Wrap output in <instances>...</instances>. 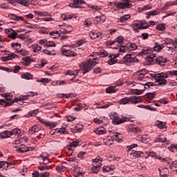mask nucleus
<instances>
[{"label": "nucleus", "mask_w": 177, "mask_h": 177, "mask_svg": "<svg viewBox=\"0 0 177 177\" xmlns=\"http://www.w3.org/2000/svg\"><path fill=\"white\" fill-rule=\"evenodd\" d=\"M97 60V58H94L93 59H88V60L86 62L82 63V66L80 68L81 70L83 72V74H86V73H88V71H91L96 64H97V62H96Z\"/></svg>", "instance_id": "nucleus-1"}, {"label": "nucleus", "mask_w": 177, "mask_h": 177, "mask_svg": "<svg viewBox=\"0 0 177 177\" xmlns=\"http://www.w3.org/2000/svg\"><path fill=\"white\" fill-rule=\"evenodd\" d=\"M102 161L103 158L97 156L95 159L93 160V167H91V171L94 174H97L100 170V167H102Z\"/></svg>", "instance_id": "nucleus-2"}, {"label": "nucleus", "mask_w": 177, "mask_h": 177, "mask_svg": "<svg viewBox=\"0 0 177 177\" xmlns=\"http://www.w3.org/2000/svg\"><path fill=\"white\" fill-rule=\"evenodd\" d=\"M122 63L126 66H130L131 63H139L136 57H132V55L127 54L122 59Z\"/></svg>", "instance_id": "nucleus-3"}, {"label": "nucleus", "mask_w": 177, "mask_h": 177, "mask_svg": "<svg viewBox=\"0 0 177 177\" xmlns=\"http://www.w3.org/2000/svg\"><path fill=\"white\" fill-rule=\"evenodd\" d=\"M66 47L68 48V46L64 45L61 48V53L62 56H66V57H74L77 56V53L73 50H71L69 48H64Z\"/></svg>", "instance_id": "nucleus-4"}, {"label": "nucleus", "mask_w": 177, "mask_h": 177, "mask_svg": "<svg viewBox=\"0 0 177 177\" xmlns=\"http://www.w3.org/2000/svg\"><path fill=\"white\" fill-rule=\"evenodd\" d=\"M86 2L84 0H73V1L69 3L70 8H81V5H85Z\"/></svg>", "instance_id": "nucleus-5"}, {"label": "nucleus", "mask_w": 177, "mask_h": 177, "mask_svg": "<svg viewBox=\"0 0 177 177\" xmlns=\"http://www.w3.org/2000/svg\"><path fill=\"white\" fill-rule=\"evenodd\" d=\"M114 5L116 8H119V9H129L132 8V4L126 2V3H114Z\"/></svg>", "instance_id": "nucleus-6"}, {"label": "nucleus", "mask_w": 177, "mask_h": 177, "mask_svg": "<svg viewBox=\"0 0 177 177\" xmlns=\"http://www.w3.org/2000/svg\"><path fill=\"white\" fill-rule=\"evenodd\" d=\"M129 97L130 103L132 104H138V103H142V102H143V100H142V97L140 96L133 95Z\"/></svg>", "instance_id": "nucleus-7"}, {"label": "nucleus", "mask_w": 177, "mask_h": 177, "mask_svg": "<svg viewBox=\"0 0 177 177\" xmlns=\"http://www.w3.org/2000/svg\"><path fill=\"white\" fill-rule=\"evenodd\" d=\"M140 85H143L145 89H156L157 87V85H156V84L151 82H142L140 83Z\"/></svg>", "instance_id": "nucleus-8"}, {"label": "nucleus", "mask_w": 177, "mask_h": 177, "mask_svg": "<svg viewBox=\"0 0 177 177\" xmlns=\"http://www.w3.org/2000/svg\"><path fill=\"white\" fill-rule=\"evenodd\" d=\"M149 53H153V48H144L141 52L138 54V56H146Z\"/></svg>", "instance_id": "nucleus-9"}, {"label": "nucleus", "mask_w": 177, "mask_h": 177, "mask_svg": "<svg viewBox=\"0 0 177 177\" xmlns=\"http://www.w3.org/2000/svg\"><path fill=\"white\" fill-rule=\"evenodd\" d=\"M164 78H168V74L164 73H158V74H156V78L155 80L156 82L162 81L165 80Z\"/></svg>", "instance_id": "nucleus-10"}, {"label": "nucleus", "mask_w": 177, "mask_h": 177, "mask_svg": "<svg viewBox=\"0 0 177 177\" xmlns=\"http://www.w3.org/2000/svg\"><path fill=\"white\" fill-rule=\"evenodd\" d=\"M17 56L16 54L15 53H11V54H8L7 56L5 57H1V60L2 62H8L9 60H12V59H15V57Z\"/></svg>", "instance_id": "nucleus-11"}, {"label": "nucleus", "mask_w": 177, "mask_h": 177, "mask_svg": "<svg viewBox=\"0 0 177 177\" xmlns=\"http://www.w3.org/2000/svg\"><path fill=\"white\" fill-rule=\"evenodd\" d=\"M6 32H10L8 35L9 38H12V39H16L17 33L15 30H13V29H12V28H7L6 30Z\"/></svg>", "instance_id": "nucleus-12"}, {"label": "nucleus", "mask_w": 177, "mask_h": 177, "mask_svg": "<svg viewBox=\"0 0 177 177\" xmlns=\"http://www.w3.org/2000/svg\"><path fill=\"white\" fill-rule=\"evenodd\" d=\"M155 127H158L159 129H165V128H167V122L157 120L155 122Z\"/></svg>", "instance_id": "nucleus-13"}, {"label": "nucleus", "mask_w": 177, "mask_h": 177, "mask_svg": "<svg viewBox=\"0 0 177 177\" xmlns=\"http://www.w3.org/2000/svg\"><path fill=\"white\" fill-rule=\"evenodd\" d=\"M66 28H61V32L62 34H68L69 32H71L73 31V26L71 25H64ZM69 28V30L66 29Z\"/></svg>", "instance_id": "nucleus-14"}, {"label": "nucleus", "mask_w": 177, "mask_h": 177, "mask_svg": "<svg viewBox=\"0 0 177 177\" xmlns=\"http://www.w3.org/2000/svg\"><path fill=\"white\" fill-rule=\"evenodd\" d=\"M113 140H115L116 142H122V134L118 132H116L114 136H111Z\"/></svg>", "instance_id": "nucleus-15"}, {"label": "nucleus", "mask_w": 177, "mask_h": 177, "mask_svg": "<svg viewBox=\"0 0 177 177\" xmlns=\"http://www.w3.org/2000/svg\"><path fill=\"white\" fill-rule=\"evenodd\" d=\"M97 20H95V24H99V23H104L106 21V16L102 15L100 16H96L95 17Z\"/></svg>", "instance_id": "nucleus-16"}, {"label": "nucleus", "mask_w": 177, "mask_h": 177, "mask_svg": "<svg viewBox=\"0 0 177 177\" xmlns=\"http://www.w3.org/2000/svg\"><path fill=\"white\" fill-rule=\"evenodd\" d=\"M10 136H12L10 131L6 130L0 133V138L1 139H7L8 138H10Z\"/></svg>", "instance_id": "nucleus-17"}, {"label": "nucleus", "mask_w": 177, "mask_h": 177, "mask_svg": "<svg viewBox=\"0 0 177 177\" xmlns=\"http://www.w3.org/2000/svg\"><path fill=\"white\" fill-rule=\"evenodd\" d=\"M156 63L159 64L160 66H165V63L167 62V58H164L162 57H158L156 59Z\"/></svg>", "instance_id": "nucleus-18"}, {"label": "nucleus", "mask_w": 177, "mask_h": 177, "mask_svg": "<svg viewBox=\"0 0 177 177\" xmlns=\"http://www.w3.org/2000/svg\"><path fill=\"white\" fill-rule=\"evenodd\" d=\"M104 144L106 145V146H111L113 143H114V140H113V137H109L106 138H104L103 140Z\"/></svg>", "instance_id": "nucleus-19"}, {"label": "nucleus", "mask_w": 177, "mask_h": 177, "mask_svg": "<svg viewBox=\"0 0 177 177\" xmlns=\"http://www.w3.org/2000/svg\"><path fill=\"white\" fill-rule=\"evenodd\" d=\"M113 56L114 54H110L109 55V60H108V64H109V66H113V64H115V63H117V59L114 58Z\"/></svg>", "instance_id": "nucleus-20"}, {"label": "nucleus", "mask_w": 177, "mask_h": 177, "mask_svg": "<svg viewBox=\"0 0 177 177\" xmlns=\"http://www.w3.org/2000/svg\"><path fill=\"white\" fill-rule=\"evenodd\" d=\"M126 121H129V119L127 117H123L120 119H115L114 120V122H115V124H117V125H120V124L126 122Z\"/></svg>", "instance_id": "nucleus-21"}, {"label": "nucleus", "mask_w": 177, "mask_h": 177, "mask_svg": "<svg viewBox=\"0 0 177 177\" xmlns=\"http://www.w3.org/2000/svg\"><path fill=\"white\" fill-rule=\"evenodd\" d=\"M94 132L97 135H104V133H106V129L103 127H97L95 130H94Z\"/></svg>", "instance_id": "nucleus-22"}, {"label": "nucleus", "mask_w": 177, "mask_h": 177, "mask_svg": "<svg viewBox=\"0 0 177 177\" xmlns=\"http://www.w3.org/2000/svg\"><path fill=\"white\" fill-rule=\"evenodd\" d=\"M130 154H131V156L136 157V158H138V157H140L142 155H143L145 153L140 151L132 150Z\"/></svg>", "instance_id": "nucleus-23"}, {"label": "nucleus", "mask_w": 177, "mask_h": 177, "mask_svg": "<svg viewBox=\"0 0 177 177\" xmlns=\"http://www.w3.org/2000/svg\"><path fill=\"white\" fill-rule=\"evenodd\" d=\"M19 3L20 5H23V6L28 7L31 3H32V1L30 0H19Z\"/></svg>", "instance_id": "nucleus-24"}, {"label": "nucleus", "mask_w": 177, "mask_h": 177, "mask_svg": "<svg viewBox=\"0 0 177 177\" xmlns=\"http://www.w3.org/2000/svg\"><path fill=\"white\" fill-rule=\"evenodd\" d=\"M38 131H39V127L35 125L29 129L28 132L30 135H34V133H35V132H38Z\"/></svg>", "instance_id": "nucleus-25"}, {"label": "nucleus", "mask_w": 177, "mask_h": 177, "mask_svg": "<svg viewBox=\"0 0 177 177\" xmlns=\"http://www.w3.org/2000/svg\"><path fill=\"white\" fill-rule=\"evenodd\" d=\"M89 35L91 39H95V38H99L102 34L100 32H96L93 30L90 32Z\"/></svg>", "instance_id": "nucleus-26"}, {"label": "nucleus", "mask_w": 177, "mask_h": 177, "mask_svg": "<svg viewBox=\"0 0 177 177\" xmlns=\"http://www.w3.org/2000/svg\"><path fill=\"white\" fill-rule=\"evenodd\" d=\"M32 52L35 53H38V52H41V50H42V47L40 46L38 44H33L32 45Z\"/></svg>", "instance_id": "nucleus-27"}, {"label": "nucleus", "mask_w": 177, "mask_h": 177, "mask_svg": "<svg viewBox=\"0 0 177 177\" xmlns=\"http://www.w3.org/2000/svg\"><path fill=\"white\" fill-rule=\"evenodd\" d=\"M113 169H115V167H114V165L104 166L102 168L103 172H110V171H113Z\"/></svg>", "instance_id": "nucleus-28"}, {"label": "nucleus", "mask_w": 177, "mask_h": 177, "mask_svg": "<svg viewBox=\"0 0 177 177\" xmlns=\"http://www.w3.org/2000/svg\"><path fill=\"white\" fill-rule=\"evenodd\" d=\"M164 46L158 44V43H155V46L152 48L155 52H160L162 49H163Z\"/></svg>", "instance_id": "nucleus-29"}, {"label": "nucleus", "mask_w": 177, "mask_h": 177, "mask_svg": "<svg viewBox=\"0 0 177 177\" xmlns=\"http://www.w3.org/2000/svg\"><path fill=\"white\" fill-rule=\"evenodd\" d=\"M0 168L1 169H8V168H9V162L6 161H0Z\"/></svg>", "instance_id": "nucleus-30"}, {"label": "nucleus", "mask_w": 177, "mask_h": 177, "mask_svg": "<svg viewBox=\"0 0 177 177\" xmlns=\"http://www.w3.org/2000/svg\"><path fill=\"white\" fill-rule=\"evenodd\" d=\"M154 57H156L154 54L149 55L146 57V61L147 63H149V64H153V63H154Z\"/></svg>", "instance_id": "nucleus-31"}, {"label": "nucleus", "mask_w": 177, "mask_h": 177, "mask_svg": "<svg viewBox=\"0 0 177 177\" xmlns=\"http://www.w3.org/2000/svg\"><path fill=\"white\" fill-rule=\"evenodd\" d=\"M17 151L19 153H27V151H28V147H26L24 145H21V147L17 149Z\"/></svg>", "instance_id": "nucleus-32"}, {"label": "nucleus", "mask_w": 177, "mask_h": 177, "mask_svg": "<svg viewBox=\"0 0 177 177\" xmlns=\"http://www.w3.org/2000/svg\"><path fill=\"white\" fill-rule=\"evenodd\" d=\"M35 95H38V93L31 91V92H30L29 95H23L22 97L20 99V100H27V99H28V97H30V96L32 97V96H35Z\"/></svg>", "instance_id": "nucleus-33"}, {"label": "nucleus", "mask_w": 177, "mask_h": 177, "mask_svg": "<svg viewBox=\"0 0 177 177\" xmlns=\"http://www.w3.org/2000/svg\"><path fill=\"white\" fill-rule=\"evenodd\" d=\"M21 77L24 80H32V75L31 73H26L21 75Z\"/></svg>", "instance_id": "nucleus-34"}, {"label": "nucleus", "mask_w": 177, "mask_h": 177, "mask_svg": "<svg viewBox=\"0 0 177 177\" xmlns=\"http://www.w3.org/2000/svg\"><path fill=\"white\" fill-rule=\"evenodd\" d=\"M2 97H5L6 100H12V97L13 95L10 94V93H6L4 94H1Z\"/></svg>", "instance_id": "nucleus-35"}, {"label": "nucleus", "mask_w": 177, "mask_h": 177, "mask_svg": "<svg viewBox=\"0 0 177 177\" xmlns=\"http://www.w3.org/2000/svg\"><path fill=\"white\" fill-rule=\"evenodd\" d=\"M119 103H120V104H128V103H130L129 97L122 98L120 100Z\"/></svg>", "instance_id": "nucleus-36"}, {"label": "nucleus", "mask_w": 177, "mask_h": 177, "mask_svg": "<svg viewBox=\"0 0 177 177\" xmlns=\"http://www.w3.org/2000/svg\"><path fill=\"white\" fill-rule=\"evenodd\" d=\"M127 46L130 50H136V49H138V46H136L135 43H130L127 45Z\"/></svg>", "instance_id": "nucleus-37"}, {"label": "nucleus", "mask_w": 177, "mask_h": 177, "mask_svg": "<svg viewBox=\"0 0 177 177\" xmlns=\"http://www.w3.org/2000/svg\"><path fill=\"white\" fill-rule=\"evenodd\" d=\"M86 106L85 104H80L78 106L75 107L73 110H75V111H81L82 109H85Z\"/></svg>", "instance_id": "nucleus-38"}, {"label": "nucleus", "mask_w": 177, "mask_h": 177, "mask_svg": "<svg viewBox=\"0 0 177 177\" xmlns=\"http://www.w3.org/2000/svg\"><path fill=\"white\" fill-rule=\"evenodd\" d=\"M115 86H109L106 88V93H115Z\"/></svg>", "instance_id": "nucleus-39"}, {"label": "nucleus", "mask_w": 177, "mask_h": 177, "mask_svg": "<svg viewBox=\"0 0 177 177\" xmlns=\"http://www.w3.org/2000/svg\"><path fill=\"white\" fill-rule=\"evenodd\" d=\"M147 97H148V99L149 100H153L154 99V97H156V92L153 93H147L146 94Z\"/></svg>", "instance_id": "nucleus-40"}, {"label": "nucleus", "mask_w": 177, "mask_h": 177, "mask_svg": "<svg viewBox=\"0 0 177 177\" xmlns=\"http://www.w3.org/2000/svg\"><path fill=\"white\" fill-rule=\"evenodd\" d=\"M44 46H46L47 48H55L56 46V44L54 41H47Z\"/></svg>", "instance_id": "nucleus-41"}, {"label": "nucleus", "mask_w": 177, "mask_h": 177, "mask_svg": "<svg viewBox=\"0 0 177 177\" xmlns=\"http://www.w3.org/2000/svg\"><path fill=\"white\" fill-rule=\"evenodd\" d=\"M66 169H67V168L62 165L56 167V171H58V172H64Z\"/></svg>", "instance_id": "nucleus-42"}, {"label": "nucleus", "mask_w": 177, "mask_h": 177, "mask_svg": "<svg viewBox=\"0 0 177 177\" xmlns=\"http://www.w3.org/2000/svg\"><path fill=\"white\" fill-rule=\"evenodd\" d=\"M149 75L145 74V73H140L139 76L138 77V81H143L145 78H148Z\"/></svg>", "instance_id": "nucleus-43"}, {"label": "nucleus", "mask_w": 177, "mask_h": 177, "mask_svg": "<svg viewBox=\"0 0 177 177\" xmlns=\"http://www.w3.org/2000/svg\"><path fill=\"white\" fill-rule=\"evenodd\" d=\"M20 132H21V131H20L19 129H18V128L13 129L12 131H10L11 136H13V135H15V136L19 135V133H20Z\"/></svg>", "instance_id": "nucleus-44"}, {"label": "nucleus", "mask_w": 177, "mask_h": 177, "mask_svg": "<svg viewBox=\"0 0 177 177\" xmlns=\"http://www.w3.org/2000/svg\"><path fill=\"white\" fill-rule=\"evenodd\" d=\"M156 30H158V31H164L165 30V24L157 25Z\"/></svg>", "instance_id": "nucleus-45"}, {"label": "nucleus", "mask_w": 177, "mask_h": 177, "mask_svg": "<svg viewBox=\"0 0 177 177\" xmlns=\"http://www.w3.org/2000/svg\"><path fill=\"white\" fill-rule=\"evenodd\" d=\"M50 37H51V38H57V37H59V31L55 30L50 32Z\"/></svg>", "instance_id": "nucleus-46"}, {"label": "nucleus", "mask_w": 177, "mask_h": 177, "mask_svg": "<svg viewBox=\"0 0 177 177\" xmlns=\"http://www.w3.org/2000/svg\"><path fill=\"white\" fill-rule=\"evenodd\" d=\"M37 82H41L42 84H49V82H50V79L42 78L40 80H37Z\"/></svg>", "instance_id": "nucleus-47"}, {"label": "nucleus", "mask_w": 177, "mask_h": 177, "mask_svg": "<svg viewBox=\"0 0 177 177\" xmlns=\"http://www.w3.org/2000/svg\"><path fill=\"white\" fill-rule=\"evenodd\" d=\"M145 92V90H140V89H134L133 90V95H142Z\"/></svg>", "instance_id": "nucleus-48"}, {"label": "nucleus", "mask_w": 177, "mask_h": 177, "mask_svg": "<svg viewBox=\"0 0 177 177\" xmlns=\"http://www.w3.org/2000/svg\"><path fill=\"white\" fill-rule=\"evenodd\" d=\"M170 168L171 169H173V171H177V160L172 162Z\"/></svg>", "instance_id": "nucleus-49"}, {"label": "nucleus", "mask_w": 177, "mask_h": 177, "mask_svg": "<svg viewBox=\"0 0 177 177\" xmlns=\"http://www.w3.org/2000/svg\"><path fill=\"white\" fill-rule=\"evenodd\" d=\"M131 16L129 15H126L123 17H121L120 20L121 21V23H124V21H125V20H128V19H130Z\"/></svg>", "instance_id": "nucleus-50"}, {"label": "nucleus", "mask_w": 177, "mask_h": 177, "mask_svg": "<svg viewBox=\"0 0 177 177\" xmlns=\"http://www.w3.org/2000/svg\"><path fill=\"white\" fill-rule=\"evenodd\" d=\"M158 142H161L162 143H164L165 142H167V138L164 135L160 136Z\"/></svg>", "instance_id": "nucleus-51"}, {"label": "nucleus", "mask_w": 177, "mask_h": 177, "mask_svg": "<svg viewBox=\"0 0 177 177\" xmlns=\"http://www.w3.org/2000/svg\"><path fill=\"white\" fill-rule=\"evenodd\" d=\"M44 125H46V127H49L50 128H55V127H56V124H55V123H52V122H44Z\"/></svg>", "instance_id": "nucleus-52"}, {"label": "nucleus", "mask_w": 177, "mask_h": 177, "mask_svg": "<svg viewBox=\"0 0 177 177\" xmlns=\"http://www.w3.org/2000/svg\"><path fill=\"white\" fill-rule=\"evenodd\" d=\"M169 44H174V40L171 38H166L165 39L164 45H168Z\"/></svg>", "instance_id": "nucleus-53"}, {"label": "nucleus", "mask_w": 177, "mask_h": 177, "mask_svg": "<svg viewBox=\"0 0 177 177\" xmlns=\"http://www.w3.org/2000/svg\"><path fill=\"white\" fill-rule=\"evenodd\" d=\"M115 41L118 42V44H122V42H124V37L118 36L116 37Z\"/></svg>", "instance_id": "nucleus-54"}, {"label": "nucleus", "mask_w": 177, "mask_h": 177, "mask_svg": "<svg viewBox=\"0 0 177 177\" xmlns=\"http://www.w3.org/2000/svg\"><path fill=\"white\" fill-rule=\"evenodd\" d=\"M12 48H14L16 50H17V49H19V48H20V46H21V44H20L19 43H12L11 44Z\"/></svg>", "instance_id": "nucleus-55"}, {"label": "nucleus", "mask_w": 177, "mask_h": 177, "mask_svg": "<svg viewBox=\"0 0 177 177\" xmlns=\"http://www.w3.org/2000/svg\"><path fill=\"white\" fill-rule=\"evenodd\" d=\"M149 15L151 16H157V15H160V11L153 10L152 11L149 12Z\"/></svg>", "instance_id": "nucleus-56"}, {"label": "nucleus", "mask_w": 177, "mask_h": 177, "mask_svg": "<svg viewBox=\"0 0 177 177\" xmlns=\"http://www.w3.org/2000/svg\"><path fill=\"white\" fill-rule=\"evenodd\" d=\"M158 86L160 85L161 86H165V85H167V80L164 79L163 80H160L158 82Z\"/></svg>", "instance_id": "nucleus-57"}, {"label": "nucleus", "mask_w": 177, "mask_h": 177, "mask_svg": "<svg viewBox=\"0 0 177 177\" xmlns=\"http://www.w3.org/2000/svg\"><path fill=\"white\" fill-rule=\"evenodd\" d=\"M50 173L49 171H46L44 173H41L40 177H50Z\"/></svg>", "instance_id": "nucleus-58"}, {"label": "nucleus", "mask_w": 177, "mask_h": 177, "mask_svg": "<svg viewBox=\"0 0 177 177\" xmlns=\"http://www.w3.org/2000/svg\"><path fill=\"white\" fill-rule=\"evenodd\" d=\"M171 3H167L162 8H160L161 10H167V9L169 8V6H171Z\"/></svg>", "instance_id": "nucleus-59"}, {"label": "nucleus", "mask_w": 177, "mask_h": 177, "mask_svg": "<svg viewBox=\"0 0 177 177\" xmlns=\"http://www.w3.org/2000/svg\"><path fill=\"white\" fill-rule=\"evenodd\" d=\"M42 160H43V164H44L45 165H46V164H49L50 161L49 159H48L47 158L44 157V156H41Z\"/></svg>", "instance_id": "nucleus-60"}, {"label": "nucleus", "mask_w": 177, "mask_h": 177, "mask_svg": "<svg viewBox=\"0 0 177 177\" xmlns=\"http://www.w3.org/2000/svg\"><path fill=\"white\" fill-rule=\"evenodd\" d=\"M89 8H91V9H93V10H100V9H102V8H100V6H89Z\"/></svg>", "instance_id": "nucleus-61"}, {"label": "nucleus", "mask_w": 177, "mask_h": 177, "mask_svg": "<svg viewBox=\"0 0 177 177\" xmlns=\"http://www.w3.org/2000/svg\"><path fill=\"white\" fill-rule=\"evenodd\" d=\"M21 69V68L19 66H15L14 67V70L12 71L15 73H19V71H20Z\"/></svg>", "instance_id": "nucleus-62"}, {"label": "nucleus", "mask_w": 177, "mask_h": 177, "mask_svg": "<svg viewBox=\"0 0 177 177\" xmlns=\"http://www.w3.org/2000/svg\"><path fill=\"white\" fill-rule=\"evenodd\" d=\"M26 27H28V28H39V26L37 24H29V25L26 26Z\"/></svg>", "instance_id": "nucleus-63"}, {"label": "nucleus", "mask_w": 177, "mask_h": 177, "mask_svg": "<svg viewBox=\"0 0 177 177\" xmlns=\"http://www.w3.org/2000/svg\"><path fill=\"white\" fill-rule=\"evenodd\" d=\"M168 50H171L172 53L177 52V46H175L174 47H169Z\"/></svg>", "instance_id": "nucleus-64"}]
</instances>
